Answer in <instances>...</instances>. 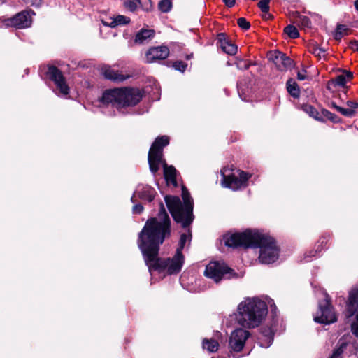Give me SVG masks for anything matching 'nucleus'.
<instances>
[{
  "label": "nucleus",
  "mask_w": 358,
  "mask_h": 358,
  "mask_svg": "<svg viewBox=\"0 0 358 358\" xmlns=\"http://www.w3.org/2000/svg\"><path fill=\"white\" fill-rule=\"evenodd\" d=\"M346 104L349 108H352L354 110H355L356 108H358V102L357 101H348Z\"/></svg>",
  "instance_id": "obj_38"
},
{
  "label": "nucleus",
  "mask_w": 358,
  "mask_h": 358,
  "mask_svg": "<svg viewBox=\"0 0 358 358\" xmlns=\"http://www.w3.org/2000/svg\"><path fill=\"white\" fill-rule=\"evenodd\" d=\"M48 74L50 78L55 83L59 94L62 96H66L69 92V87L61 71L57 67L51 66L48 68Z\"/></svg>",
  "instance_id": "obj_12"
},
{
  "label": "nucleus",
  "mask_w": 358,
  "mask_h": 358,
  "mask_svg": "<svg viewBox=\"0 0 358 358\" xmlns=\"http://www.w3.org/2000/svg\"><path fill=\"white\" fill-rule=\"evenodd\" d=\"M212 358H215V357H212Z\"/></svg>",
  "instance_id": "obj_46"
},
{
  "label": "nucleus",
  "mask_w": 358,
  "mask_h": 358,
  "mask_svg": "<svg viewBox=\"0 0 358 358\" xmlns=\"http://www.w3.org/2000/svg\"><path fill=\"white\" fill-rule=\"evenodd\" d=\"M310 51L319 59L325 57V50L319 46L313 45L310 48Z\"/></svg>",
  "instance_id": "obj_31"
},
{
  "label": "nucleus",
  "mask_w": 358,
  "mask_h": 358,
  "mask_svg": "<svg viewBox=\"0 0 358 358\" xmlns=\"http://www.w3.org/2000/svg\"><path fill=\"white\" fill-rule=\"evenodd\" d=\"M182 203L178 196H166L165 202L173 218L182 227H188L194 220L193 202L187 189L182 187Z\"/></svg>",
  "instance_id": "obj_5"
},
{
  "label": "nucleus",
  "mask_w": 358,
  "mask_h": 358,
  "mask_svg": "<svg viewBox=\"0 0 358 358\" xmlns=\"http://www.w3.org/2000/svg\"><path fill=\"white\" fill-rule=\"evenodd\" d=\"M159 9L163 13H167L171 10L172 3L170 0H161L158 4Z\"/></svg>",
  "instance_id": "obj_29"
},
{
  "label": "nucleus",
  "mask_w": 358,
  "mask_h": 358,
  "mask_svg": "<svg viewBox=\"0 0 358 358\" xmlns=\"http://www.w3.org/2000/svg\"><path fill=\"white\" fill-rule=\"evenodd\" d=\"M173 67L178 71L184 72L187 68V64L181 61L176 62L173 64Z\"/></svg>",
  "instance_id": "obj_34"
},
{
  "label": "nucleus",
  "mask_w": 358,
  "mask_h": 358,
  "mask_svg": "<svg viewBox=\"0 0 358 358\" xmlns=\"http://www.w3.org/2000/svg\"><path fill=\"white\" fill-rule=\"evenodd\" d=\"M204 274L206 277L218 282L221 279L227 275L231 278L234 275L233 271L226 264L220 261L210 262L206 267Z\"/></svg>",
  "instance_id": "obj_8"
},
{
  "label": "nucleus",
  "mask_w": 358,
  "mask_h": 358,
  "mask_svg": "<svg viewBox=\"0 0 358 358\" xmlns=\"http://www.w3.org/2000/svg\"><path fill=\"white\" fill-rule=\"evenodd\" d=\"M141 94L137 89L120 88L106 91L101 97L104 103H112L117 108L134 106L141 99Z\"/></svg>",
  "instance_id": "obj_6"
},
{
  "label": "nucleus",
  "mask_w": 358,
  "mask_h": 358,
  "mask_svg": "<svg viewBox=\"0 0 358 358\" xmlns=\"http://www.w3.org/2000/svg\"><path fill=\"white\" fill-rule=\"evenodd\" d=\"M169 143V138L162 136L155 139L148 153V163L151 172L155 173L162 164L164 167V174L168 184L177 186L176 170L173 166H168L162 159L163 148Z\"/></svg>",
  "instance_id": "obj_4"
},
{
  "label": "nucleus",
  "mask_w": 358,
  "mask_h": 358,
  "mask_svg": "<svg viewBox=\"0 0 358 358\" xmlns=\"http://www.w3.org/2000/svg\"><path fill=\"white\" fill-rule=\"evenodd\" d=\"M223 240L228 247L259 248V260L262 264L273 263L279 257V249L274 239L257 230L247 229L242 233L226 234Z\"/></svg>",
  "instance_id": "obj_2"
},
{
  "label": "nucleus",
  "mask_w": 358,
  "mask_h": 358,
  "mask_svg": "<svg viewBox=\"0 0 358 358\" xmlns=\"http://www.w3.org/2000/svg\"><path fill=\"white\" fill-rule=\"evenodd\" d=\"M157 218L148 220L138 236V247L141 249L145 264L150 272L152 270L165 272L169 275L177 274L182 270L185 262L182 252L176 251L172 257L158 258L159 245L166 236L170 234L171 221L164 205Z\"/></svg>",
  "instance_id": "obj_1"
},
{
  "label": "nucleus",
  "mask_w": 358,
  "mask_h": 358,
  "mask_svg": "<svg viewBox=\"0 0 358 358\" xmlns=\"http://www.w3.org/2000/svg\"><path fill=\"white\" fill-rule=\"evenodd\" d=\"M314 320L322 324H331L336 321V315L329 303L328 296H325L324 300L320 302L319 309L314 317Z\"/></svg>",
  "instance_id": "obj_10"
},
{
  "label": "nucleus",
  "mask_w": 358,
  "mask_h": 358,
  "mask_svg": "<svg viewBox=\"0 0 358 358\" xmlns=\"http://www.w3.org/2000/svg\"><path fill=\"white\" fill-rule=\"evenodd\" d=\"M169 55V50L166 46L152 47L145 52V62L152 63L163 60L168 57Z\"/></svg>",
  "instance_id": "obj_13"
},
{
  "label": "nucleus",
  "mask_w": 358,
  "mask_h": 358,
  "mask_svg": "<svg viewBox=\"0 0 358 358\" xmlns=\"http://www.w3.org/2000/svg\"><path fill=\"white\" fill-rule=\"evenodd\" d=\"M155 194V190L150 186L138 185L131 200L134 203L135 198L138 196L142 200L150 202L154 199Z\"/></svg>",
  "instance_id": "obj_16"
},
{
  "label": "nucleus",
  "mask_w": 358,
  "mask_h": 358,
  "mask_svg": "<svg viewBox=\"0 0 358 358\" xmlns=\"http://www.w3.org/2000/svg\"><path fill=\"white\" fill-rule=\"evenodd\" d=\"M32 22L30 12L19 13L12 18L6 20L7 25H11L18 29H24L31 26Z\"/></svg>",
  "instance_id": "obj_14"
},
{
  "label": "nucleus",
  "mask_w": 358,
  "mask_h": 358,
  "mask_svg": "<svg viewBox=\"0 0 358 358\" xmlns=\"http://www.w3.org/2000/svg\"><path fill=\"white\" fill-rule=\"evenodd\" d=\"M219 344L215 339H204L203 341V348L209 352H215L218 350Z\"/></svg>",
  "instance_id": "obj_24"
},
{
  "label": "nucleus",
  "mask_w": 358,
  "mask_h": 358,
  "mask_svg": "<svg viewBox=\"0 0 358 358\" xmlns=\"http://www.w3.org/2000/svg\"><path fill=\"white\" fill-rule=\"evenodd\" d=\"M336 31L344 35L345 33L347 31V28L345 25L340 24L338 25Z\"/></svg>",
  "instance_id": "obj_39"
},
{
  "label": "nucleus",
  "mask_w": 358,
  "mask_h": 358,
  "mask_svg": "<svg viewBox=\"0 0 358 358\" xmlns=\"http://www.w3.org/2000/svg\"><path fill=\"white\" fill-rule=\"evenodd\" d=\"M229 171V169L227 168L221 171L222 182L225 187L230 188L232 190H238L248 185V181L251 175L240 170H237L232 173H228Z\"/></svg>",
  "instance_id": "obj_7"
},
{
  "label": "nucleus",
  "mask_w": 358,
  "mask_h": 358,
  "mask_svg": "<svg viewBox=\"0 0 358 358\" xmlns=\"http://www.w3.org/2000/svg\"><path fill=\"white\" fill-rule=\"evenodd\" d=\"M132 210L135 214H140L143 210V206L141 203L136 204L133 206Z\"/></svg>",
  "instance_id": "obj_37"
},
{
  "label": "nucleus",
  "mask_w": 358,
  "mask_h": 358,
  "mask_svg": "<svg viewBox=\"0 0 358 358\" xmlns=\"http://www.w3.org/2000/svg\"><path fill=\"white\" fill-rule=\"evenodd\" d=\"M237 23L243 29L247 30L250 28V23L243 17L238 18Z\"/></svg>",
  "instance_id": "obj_33"
},
{
  "label": "nucleus",
  "mask_w": 358,
  "mask_h": 358,
  "mask_svg": "<svg viewBox=\"0 0 358 358\" xmlns=\"http://www.w3.org/2000/svg\"><path fill=\"white\" fill-rule=\"evenodd\" d=\"M287 89L288 92L294 98H297L299 96L300 90L298 87L297 83L293 80L289 79L287 82Z\"/></svg>",
  "instance_id": "obj_23"
},
{
  "label": "nucleus",
  "mask_w": 358,
  "mask_h": 358,
  "mask_svg": "<svg viewBox=\"0 0 358 358\" xmlns=\"http://www.w3.org/2000/svg\"><path fill=\"white\" fill-rule=\"evenodd\" d=\"M129 22V19L124 15H117L116 17H109L106 20H102V22L104 25L110 27L126 24Z\"/></svg>",
  "instance_id": "obj_21"
},
{
  "label": "nucleus",
  "mask_w": 358,
  "mask_h": 358,
  "mask_svg": "<svg viewBox=\"0 0 358 358\" xmlns=\"http://www.w3.org/2000/svg\"><path fill=\"white\" fill-rule=\"evenodd\" d=\"M250 65V64L246 60L238 59L236 62V66L240 69H247Z\"/></svg>",
  "instance_id": "obj_35"
},
{
  "label": "nucleus",
  "mask_w": 358,
  "mask_h": 358,
  "mask_svg": "<svg viewBox=\"0 0 358 358\" xmlns=\"http://www.w3.org/2000/svg\"><path fill=\"white\" fill-rule=\"evenodd\" d=\"M333 107L336 109L338 112L341 113L343 115L346 116L348 117H352L355 114V110L352 108H344L340 106H336L335 103H333Z\"/></svg>",
  "instance_id": "obj_27"
},
{
  "label": "nucleus",
  "mask_w": 358,
  "mask_h": 358,
  "mask_svg": "<svg viewBox=\"0 0 358 358\" xmlns=\"http://www.w3.org/2000/svg\"><path fill=\"white\" fill-rule=\"evenodd\" d=\"M273 336V334L271 329L262 331L261 336L259 338L260 346L264 348L269 347L272 344Z\"/></svg>",
  "instance_id": "obj_22"
},
{
  "label": "nucleus",
  "mask_w": 358,
  "mask_h": 358,
  "mask_svg": "<svg viewBox=\"0 0 358 358\" xmlns=\"http://www.w3.org/2000/svg\"><path fill=\"white\" fill-rule=\"evenodd\" d=\"M297 78L299 80H304L306 78L305 71H299L297 73Z\"/></svg>",
  "instance_id": "obj_41"
},
{
  "label": "nucleus",
  "mask_w": 358,
  "mask_h": 358,
  "mask_svg": "<svg viewBox=\"0 0 358 358\" xmlns=\"http://www.w3.org/2000/svg\"><path fill=\"white\" fill-rule=\"evenodd\" d=\"M270 0H260L258 6L263 13H268L269 10Z\"/></svg>",
  "instance_id": "obj_32"
},
{
  "label": "nucleus",
  "mask_w": 358,
  "mask_h": 358,
  "mask_svg": "<svg viewBox=\"0 0 358 358\" xmlns=\"http://www.w3.org/2000/svg\"><path fill=\"white\" fill-rule=\"evenodd\" d=\"M284 31L292 38H296L299 36L297 29L293 25L289 24L287 26Z\"/></svg>",
  "instance_id": "obj_28"
},
{
  "label": "nucleus",
  "mask_w": 358,
  "mask_h": 358,
  "mask_svg": "<svg viewBox=\"0 0 358 358\" xmlns=\"http://www.w3.org/2000/svg\"><path fill=\"white\" fill-rule=\"evenodd\" d=\"M353 74L348 71H343V73L337 76L335 79L328 82L327 87L331 89V87L340 86L345 87L346 83L352 78Z\"/></svg>",
  "instance_id": "obj_17"
},
{
  "label": "nucleus",
  "mask_w": 358,
  "mask_h": 358,
  "mask_svg": "<svg viewBox=\"0 0 358 358\" xmlns=\"http://www.w3.org/2000/svg\"><path fill=\"white\" fill-rule=\"evenodd\" d=\"M190 238H191V234H190L189 230H188L187 233H184V234H181L178 247L176 251H179L180 252H182V250H183L185 243L187 241H189Z\"/></svg>",
  "instance_id": "obj_26"
},
{
  "label": "nucleus",
  "mask_w": 358,
  "mask_h": 358,
  "mask_svg": "<svg viewBox=\"0 0 358 358\" xmlns=\"http://www.w3.org/2000/svg\"><path fill=\"white\" fill-rule=\"evenodd\" d=\"M155 31L152 29H142L136 35L135 43L143 44L148 43L154 37Z\"/></svg>",
  "instance_id": "obj_19"
},
{
  "label": "nucleus",
  "mask_w": 358,
  "mask_h": 358,
  "mask_svg": "<svg viewBox=\"0 0 358 358\" xmlns=\"http://www.w3.org/2000/svg\"><path fill=\"white\" fill-rule=\"evenodd\" d=\"M343 34L336 31L334 37L336 40H340L343 37Z\"/></svg>",
  "instance_id": "obj_43"
},
{
  "label": "nucleus",
  "mask_w": 358,
  "mask_h": 358,
  "mask_svg": "<svg viewBox=\"0 0 358 358\" xmlns=\"http://www.w3.org/2000/svg\"><path fill=\"white\" fill-rule=\"evenodd\" d=\"M304 110L308 114H310V115L312 117H314L315 114L316 113V110H315V108L310 105L305 106Z\"/></svg>",
  "instance_id": "obj_36"
},
{
  "label": "nucleus",
  "mask_w": 358,
  "mask_h": 358,
  "mask_svg": "<svg viewBox=\"0 0 358 358\" xmlns=\"http://www.w3.org/2000/svg\"><path fill=\"white\" fill-rule=\"evenodd\" d=\"M355 9L358 11V0H356L355 1Z\"/></svg>",
  "instance_id": "obj_45"
},
{
  "label": "nucleus",
  "mask_w": 358,
  "mask_h": 358,
  "mask_svg": "<svg viewBox=\"0 0 358 358\" xmlns=\"http://www.w3.org/2000/svg\"><path fill=\"white\" fill-rule=\"evenodd\" d=\"M250 335V332L243 328L236 329L229 336V348L234 352L241 351Z\"/></svg>",
  "instance_id": "obj_11"
},
{
  "label": "nucleus",
  "mask_w": 358,
  "mask_h": 358,
  "mask_svg": "<svg viewBox=\"0 0 358 358\" xmlns=\"http://www.w3.org/2000/svg\"><path fill=\"white\" fill-rule=\"evenodd\" d=\"M223 1L229 7L234 6L236 2L235 0H223Z\"/></svg>",
  "instance_id": "obj_42"
},
{
  "label": "nucleus",
  "mask_w": 358,
  "mask_h": 358,
  "mask_svg": "<svg viewBox=\"0 0 358 358\" xmlns=\"http://www.w3.org/2000/svg\"><path fill=\"white\" fill-rule=\"evenodd\" d=\"M271 59L280 71H286L292 66V60L278 50L271 52Z\"/></svg>",
  "instance_id": "obj_15"
},
{
  "label": "nucleus",
  "mask_w": 358,
  "mask_h": 358,
  "mask_svg": "<svg viewBox=\"0 0 358 358\" xmlns=\"http://www.w3.org/2000/svg\"><path fill=\"white\" fill-rule=\"evenodd\" d=\"M350 48L354 51H358V41H352L350 43Z\"/></svg>",
  "instance_id": "obj_40"
},
{
  "label": "nucleus",
  "mask_w": 358,
  "mask_h": 358,
  "mask_svg": "<svg viewBox=\"0 0 358 358\" xmlns=\"http://www.w3.org/2000/svg\"><path fill=\"white\" fill-rule=\"evenodd\" d=\"M32 1H33L34 2V3H35L36 5H37V6H39V5L41 4V0H32Z\"/></svg>",
  "instance_id": "obj_44"
},
{
  "label": "nucleus",
  "mask_w": 358,
  "mask_h": 358,
  "mask_svg": "<svg viewBox=\"0 0 358 358\" xmlns=\"http://www.w3.org/2000/svg\"><path fill=\"white\" fill-rule=\"evenodd\" d=\"M103 75L106 78L115 82H122L129 78L128 76H125L110 67H107L103 69Z\"/></svg>",
  "instance_id": "obj_20"
},
{
  "label": "nucleus",
  "mask_w": 358,
  "mask_h": 358,
  "mask_svg": "<svg viewBox=\"0 0 358 358\" xmlns=\"http://www.w3.org/2000/svg\"><path fill=\"white\" fill-rule=\"evenodd\" d=\"M294 22L296 23L301 29L310 28L311 25L310 19L304 15H299L296 17Z\"/></svg>",
  "instance_id": "obj_25"
},
{
  "label": "nucleus",
  "mask_w": 358,
  "mask_h": 358,
  "mask_svg": "<svg viewBox=\"0 0 358 358\" xmlns=\"http://www.w3.org/2000/svg\"><path fill=\"white\" fill-rule=\"evenodd\" d=\"M338 348H337L333 352L331 357L330 358H341V355L343 352L344 350L346 348V343L345 342L338 343Z\"/></svg>",
  "instance_id": "obj_30"
},
{
  "label": "nucleus",
  "mask_w": 358,
  "mask_h": 358,
  "mask_svg": "<svg viewBox=\"0 0 358 358\" xmlns=\"http://www.w3.org/2000/svg\"><path fill=\"white\" fill-rule=\"evenodd\" d=\"M345 314L347 317L355 315L356 320L351 324V330L352 334L358 337V286L353 287L349 293Z\"/></svg>",
  "instance_id": "obj_9"
},
{
  "label": "nucleus",
  "mask_w": 358,
  "mask_h": 358,
  "mask_svg": "<svg viewBox=\"0 0 358 358\" xmlns=\"http://www.w3.org/2000/svg\"><path fill=\"white\" fill-rule=\"evenodd\" d=\"M218 40L220 42V45L222 50L227 54L230 55H234L238 50V48L236 45L229 42L226 38L224 34H220L218 35Z\"/></svg>",
  "instance_id": "obj_18"
},
{
  "label": "nucleus",
  "mask_w": 358,
  "mask_h": 358,
  "mask_svg": "<svg viewBox=\"0 0 358 358\" xmlns=\"http://www.w3.org/2000/svg\"><path fill=\"white\" fill-rule=\"evenodd\" d=\"M268 314V306L258 297H246L239 303L236 317L238 324L245 328L259 327Z\"/></svg>",
  "instance_id": "obj_3"
}]
</instances>
